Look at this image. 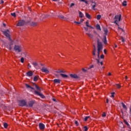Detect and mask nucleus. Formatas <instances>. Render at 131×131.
Segmentation results:
<instances>
[{"label":"nucleus","mask_w":131,"mask_h":131,"mask_svg":"<svg viewBox=\"0 0 131 131\" xmlns=\"http://www.w3.org/2000/svg\"><path fill=\"white\" fill-rule=\"evenodd\" d=\"M4 35H6L7 37H8L10 39V31L9 30H6L3 32Z\"/></svg>","instance_id":"obj_5"},{"label":"nucleus","mask_w":131,"mask_h":131,"mask_svg":"<svg viewBox=\"0 0 131 131\" xmlns=\"http://www.w3.org/2000/svg\"><path fill=\"white\" fill-rule=\"evenodd\" d=\"M74 23H75V24H78V25L81 24L80 23V21L77 22V21H74Z\"/></svg>","instance_id":"obj_46"},{"label":"nucleus","mask_w":131,"mask_h":131,"mask_svg":"<svg viewBox=\"0 0 131 131\" xmlns=\"http://www.w3.org/2000/svg\"><path fill=\"white\" fill-rule=\"evenodd\" d=\"M27 75L29 77L32 76V75H33V73L31 71H28L27 73Z\"/></svg>","instance_id":"obj_15"},{"label":"nucleus","mask_w":131,"mask_h":131,"mask_svg":"<svg viewBox=\"0 0 131 131\" xmlns=\"http://www.w3.org/2000/svg\"><path fill=\"white\" fill-rule=\"evenodd\" d=\"M39 127L40 129H41V130H43V129L45 127V124H43V123H40L39 124Z\"/></svg>","instance_id":"obj_11"},{"label":"nucleus","mask_w":131,"mask_h":131,"mask_svg":"<svg viewBox=\"0 0 131 131\" xmlns=\"http://www.w3.org/2000/svg\"><path fill=\"white\" fill-rule=\"evenodd\" d=\"M121 40H122V42H124V39L123 38V37L121 38Z\"/></svg>","instance_id":"obj_53"},{"label":"nucleus","mask_w":131,"mask_h":131,"mask_svg":"<svg viewBox=\"0 0 131 131\" xmlns=\"http://www.w3.org/2000/svg\"><path fill=\"white\" fill-rule=\"evenodd\" d=\"M79 16L80 18H83L84 15L83 14L82 12H81V11H79Z\"/></svg>","instance_id":"obj_24"},{"label":"nucleus","mask_w":131,"mask_h":131,"mask_svg":"<svg viewBox=\"0 0 131 131\" xmlns=\"http://www.w3.org/2000/svg\"><path fill=\"white\" fill-rule=\"evenodd\" d=\"M102 50H103V45L102 42L100 41L97 42V58L98 59H96V61L98 64V65H103V61H100V54L102 52Z\"/></svg>","instance_id":"obj_1"},{"label":"nucleus","mask_w":131,"mask_h":131,"mask_svg":"<svg viewBox=\"0 0 131 131\" xmlns=\"http://www.w3.org/2000/svg\"><path fill=\"white\" fill-rule=\"evenodd\" d=\"M86 34L89 37H91V38H93V37H94V35L92 34H91V33L90 32H87L86 33Z\"/></svg>","instance_id":"obj_20"},{"label":"nucleus","mask_w":131,"mask_h":131,"mask_svg":"<svg viewBox=\"0 0 131 131\" xmlns=\"http://www.w3.org/2000/svg\"><path fill=\"white\" fill-rule=\"evenodd\" d=\"M115 86L117 89H120L121 88V86L119 84H116Z\"/></svg>","instance_id":"obj_28"},{"label":"nucleus","mask_w":131,"mask_h":131,"mask_svg":"<svg viewBox=\"0 0 131 131\" xmlns=\"http://www.w3.org/2000/svg\"><path fill=\"white\" fill-rule=\"evenodd\" d=\"M106 103H109V100L108 99H106Z\"/></svg>","instance_id":"obj_55"},{"label":"nucleus","mask_w":131,"mask_h":131,"mask_svg":"<svg viewBox=\"0 0 131 131\" xmlns=\"http://www.w3.org/2000/svg\"><path fill=\"white\" fill-rule=\"evenodd\" d=\"M26 88H27V89H28V88H30V89H33L32 88H31V86H30V85L27 84H26Z\"/></svg>","instance_id":"obj_39"},{"label":"nucleus","mask_w":131,"mask_h":131,"mask_svg":"<svg viewBox=\"0 0 131 131\" xmlns=\"http://www.w3.org/2000/svg\"><path fill=\"white\" fill-rule=\"evenodd\" d=\"M11 15H12L13 17H15V16H16V13H11Z\"/></svg>","instance_id":"obj_45"},{"label":"nucleus","mask_w":131,"mask_h":131,"mask_svg":"<svg viewBox=\"0 0 131 131\" xmlns=\"http://www.w3.org/2000/svg\"><path fill=\"white\" fill-rule=\"evenodd\" d=\"M88 127H86V126H84V131H88Z\"/></svg>","instance_id":"obj_47"},{"label":"nucleus","mask_w":131,"mask_h":131,"mask_svg":"<svg viewBox=\"0 0 131 131\" xmlns=\"http://www.w3.org/2000/svg\"><path fill=\"white\" fill-rule=\"evenodd\" d=\"M25 24V21L23 20H19L16 26H23Z\"/></svg>","instance_id":"obj_6"},{"label":"nucleus","mask_w":131,"mask_h":131,"mask_svg":"<svg viewBox=\"0 0 131 131\" xmlns=\"http://www.w3.org/2000/svg\"><path fill=\"white\" fill-rule=\"evenodd\" d=\"M93 55L94 56V57H96V47L94 48V49L93 51Z\"/></svg>","instance_id":"obj_26"},{"label":"nucleus","mask_w":131,"mask_h":131,"mask_svg":"<svg viewBox=\"0 0 131 131\" xmlns=\"http://www.w3.org/2000/svg\"><path fill=\"white\" fill-rule=\"evenodd\" d=\"M58 17L60 18V19H61V20H66V18L62 15H58Z\"/></svg>","instance_id":"obj_22"},{"label":"nucleus","mask_w":131,"mask_h":131,"mask_svg":"<svg viewBox=\"0 0 131 131\" xmlns=\"http://www.w3.org/2000/svg\"><path fill=\"white\" fill-rule=\"evenodd\" d=\"M33 104H34V101H31L28 102V107H32L33 106Z\"/></svg>","instance_id":"obj_13"},{"label":"nucleus","mask_w":131,"mask_h":131,"mask_svg":"<svg viewBox=\"0 0 131 131\" xmlns=\"http://www.w3.org/2000/svg\"><path fill=\"white\" fill-rule=\"evenodd\" d=\"M20 62H21V63H24V58L21 57L20 58Z\"/></svg>","instance_id":"obj_37"},{"label":"nucleus","mask_w":131,"mask_h":131,"mask_svg":"<svg viewBox=\"0 0 131 131\" xmlns=\"http://www.w3.org/2000/svg\"><path fill=\"white\" fill-rule=\"evenodd\" d=\"M4 26H6V24H3Z\"/></svg>","instance_id":"obj_63"},{"label":"nucleus","mask_w":131,"mask_h":131,"mask_svg":"<svg viewBox=\"0 0 131 131\" xmlns=\"http://www.w3.org/2000/svg\"><path fill=\"white\" fill-rule=\"evenodd\" d=\"M74 3H71V5H70V8H72V7H73V6H74Z\"/></svg>","instance_id":"obj_50"},{"label":"nucleus","mask_w":131,"mask_h":131,"mask_svg":"<svg viewBox=\"0 0 131 131\" xmlns=\"http://www.w3.org/2000/svg\"><path fill=\"white\" fill-rule=\"evenodd\" d=\"M14 50L17 53H20V52H22V46L21 45H15Z\"/></svg>","instance_id":"obj_3"},{"label":"nucleus","mask_w":131,"mask_h":131,"mask_svg":"<svg viewBox=\"0 0 131 131\" xmlns=\"http://www.w3.org/2000/svg\"><path fill=\"white\" fill-rule=\"evenodd\" d=\"M53 2H57V1H58V0H53Z\"/></svg>","instance_id":"obj_62"},{"label":"nucleus","mask_w":131,"mask_h":131,"mask_svg":"<svg viewBox=\"0 0 131 131\" xmlns=\"http://www.w3.org/2000/svg\"><path fill=\"white\" fill-rule=\"evenodd\" d=\"M56 72L57 73H61L63 72V71H62V70H58V71H56Z\"/></svg>","instance_id":"obj_44"},{"label":"nucleus","mask_w":131,"mask_h":131,"mask_svg":"<svg viewBox=\"0 0 131 131\" xmlns=\"http://www.w3.org/2000/svg\"><path fill=\"white\" fill-rule=\"evenodd\" d=\"M61 76L63 77V78H67L68 77V76L67 75H65L64 74H60Z\"/></svg>","instance_id":"obj_25"},{"label":"nucleus","mask_w":131,"mask_h":131,"mask_svg":"<svg viewBox=\"0 0 131 131\" xmlns=\"http://www.w3.org/2000/svg\"><path fill=\"white\" fill-rule=\"evenodd\" d=\"M0 4H4V1L2 0L1 3H0Z\"/></svg>","instance_id":"obj_56"},{"label":"nucleus","mask_w":131,"mask_h":131,"mask_svg":"<svg viewBox=\"0 0 131 131\" xmlns=\"http://www.w3.org/2000/svg\"><path fill=\"white\" fill-rule=\"evenodd\" d=\"M102 117H106V113L103 112L102 114Z\"/></svg>","instance_id":"obj_36"},{"label":"nucleus","mask_w":131,"mask_h":131,"mask_svg":"<svg viewBox=\"0 0 131 131\" xmlns=\"http://www.w3.org/2000/svg\"><path fill=\"white\" fill-rule=\"evenodd\" d=\"M103 31L104 32V36H106L108 34V30L107 29H104Z\"/></svg>","instance_id":"obj_23"},{"label":"nucleus","mask_w":131,"mask_h":131,"mask_svg":"<svg viewBox=\"0 0 131 131\" xmlns=\"http://www.w3.org/2000/svg\"><path fill=\"white\" fill-rule=\"evenodd\" d=\"M85 24L87 27H89V28H91V29H94V27L90 25V20H86Z\"/></svg>","instance_id":"obj_9"},{"label":"nucleus","mask_w":131,"mask_h":131,"mask_svg":"<svg viewBox=\"0 0 131 131\" xmlns=\"http://www.w3.org/2000/svg\"><path fill=\"white\" fill-rule=\"evenodd\" d=\"M35 88L36 90H37V91H40V88H39V87L36 85H35Z\"/></svg>","instance_id":"obj_35"},{"label":"nucleus","mask_w":131,"mask_h":131,"mask_svg":"<svg viewBox=\"0 0 131 131\" xmlns=\"http://www.w3.org/2000/svg\"><path fill=\"white\" fill-rule=\"evenodd\" d=\"M84 29L86 31H88V30H89V28L88 27H84Z\"/></svg>","instance_id":"obj_49"},{"label":"nucleus","mask_w":131,"mask_h":131,"mask_svg":"<svg viewBox=\"0 0 131 131\" xmlns=\"http://www.w3.org/2000/svg\"><path fill=\"white\" fill-rule=\"evenodd\" d=\"M124 122L126 125H128V123L126 121H124Z\"/></svg>","instance_id":"obj_52"},{"label":"nucleus","mask_w":131,"mask_h":131,"mask_svg":"<svg viewBox=\"0 0 131 131\" xmlns=\"http://www.w3.org/2000/svg\"><path fill=\"white\" fill-rule=\"evenodd\" d=\"M7 49H9V50L10 51H11V50H12V46H11V45L7 46Z\"/></svg>","instance_id":"obj_31"},{"label":"nucleus","mask_w":131,"mask_h":131,"mask_svg":"<svg viewBox=\"0 0 131 131\" xmlns=\"http://www.w3.org/2000/svg\"><path fill=\"white\" fill-rule=\"evenodd\" d=\"M101 15L98 14L97 15L96 18L97 19V20H100L101 19Z\"/></svg>","instance_id":"obj_29"},{"label":"nucleus","mask_w":131,"mask_h":131,"mask_svg":"<svg viewBox=\"0 0 131 131\" xmlns=\"http://www.w3.org/2000/svg\"><path fill=\"white\" fill-rule=\"evenodd\" d=\"M41 71L42 72H44L45 73H47V74H49V73H50V71H49V70H48L47 68L45 67L41 68Z\"/></svg>","instance_id":"obj_7"},{"label":"nucleus","mask_w":131,"mask_h":131,"mask_svg":"<svg viewBox=\"0 0 131 131\" xmlns=\"http://www.w3.org/2000/svg\"><path fill=\"white\" fill-rule=\"evenodd\" d=\"M122 107L124 109H125V110H126L127 108H126V106L125 105V104H124V103H122Z\"/></svg>","instance_id":"obj_30"},{"label":"nucleus","mask_w":131,"mask_h":131,"mask_svg":"<svg viewBox=\"0 0 131 131\" xmlns=\"http://www.w3.org/2000/svg\"><path fill=\"white\" fill-rule=\"evenodd\" d=\"M36 25H37V24L35 22H33L31 24L32 26H36Z\"/></svg>","instance_id":"obj_33"},{"label":"nucleus","mask_w":131,"mask_h":131,"mask_svg":"<svg viewBox=\"0 0 131 131\" xmlns=\"http://www.w3.org/2000/svg\"><path fill=\"white\" fill-rule=\"evenodd\" d=\"M107 75H108V76H111V75H112V74H111V73H108Z\"/></svg>","instance_id":"obj_54"},{"label":"nucleus","mask_w":131,"mask_h":131,"mask_svg":"<svg viewBox=\"0 0 131 131\" xmlns=\"http://www.w3.org/2000/svg\"><path fill=\"white\" fill-rule=\"evenodd\" d=\"M91 6L92 7V10H93V11H96V3L94 2H92V4H91Z\"/></svg>","instance_id":"obj_12"},{"label":"nucleus","mask_w":131,"mask_h":131,"mask_svg":"<svg viewBox=\"0 0 131 131\" xmlns=\"http://www.w3.org/2000/svg\"><path fill=\"white\" fill-rule=\"evenodd\" d=\"M80 2H82L83 3H85V4H88V2L86 0H79Z\"/></svg>","instance_id":"obj_32"},{"label":"nucleus","mask_w":131,"mask_h":131,"mask_svg":"<svg viewBox=\"0 0 131 131\" xmlns=\"http://www.w3.org/2000/svg\"><path fill=\"white\" fill-rule=\"evenodd\" d=\"M103 52H104V54H107V50H106V49H104Z\"/></svg>","instance_id":"obj_51"},{"label":"nucleus","mask_w":131,"mask_h":131,"mask_svg":"<svg viewBox=\"0 0 131 131\" xmlns=\"http://www.w3.org/2000/svg\"><path fill=\"white\" fill-rule=\"evenodd\" d=\"M125 79H127V76H125Z\"/></svg>","instance_id":"obj_59"},{"label":"nucleus","mask_w":131,"mask_h":131,"mask_svg":"<svg viewBox=\"0 0 131 131\" xmlns=\"http://www.w3.org/2000/svg\"><path fill=\"white\" fill-rule=\"evenodd\" d=\"M92 68H94V65H91L90 66L89 68L88 69H92Z\"/></svg>","instance_id":"obj_42"},{"label":"nucleus","mask_w":131,"mask_h":131,"mask_svg":"<svg viewBox=\"0 0 131 131\" xmlns=\"http://www.w3.org/2000/svg\"><path fill=\"white\" fill-rule=\"evenodd\" d=\"M19 105L21 107H24V106H26V107H28V105L26 103V101L25 100H20L18 102Z\"/></svg>","instance_id":"obj_4"},{"label":"nucleus","mask_w":131,"mask_h":131,"mask_svg":"<svg viewBox=\"0 0 131 131\" xmlns=\"http://www.w3.org/2000/svg\"><path fill=\"white\" fill-rule=\"evenodd\" d=\"M85 17L88 18V19H92V16L90 15V14L87 12L85 13Z\"/></svg>","instance_id":"obj_21"},{"label":"nucleus","mask_w":131,"mask_h":131,"mask_svg":"<svg viewBox=\"0 0 131 131\" xmlns=\"http://www.w3.org/2000/svg\"><path fill=\"white\" fill-rule=\"evenodd\" d=\"M82 71H83V72H86L88 71V70H85L84 68H82Z\"/></svg>","instance_id":"obj_43"},{"label":"nucleus","mask_w":131,"mask_h":131,"mask_svg":"<svg viewBox=\"0 0 131 131\" xmlns=\"http://www.w3.org/2000/svg\"><path fill=\"white\" fill-rule=\"evenodd\" d=\"M70 76L72 78H75V79H77V78H78V76L76 74H71Z\"/></svg>","instance_id":"obj_14"},{"label":"nucleus","mask_w":131,"mask_h":131,"mask_svg":"<svg viewBox=\"0 0 131 131\" xmlns=\"http://www.w3.org/2000/svg\"><path fill=\"white\" fill-rule=\"evenodd\" d=\"M35 94H36V95H38V96H40V97L42 99H45V96L43 95H42V94H41L40 92L35 91Z\"/></svg>","instance_id":"obj_8"},{"label":"nucleus","mask_w":131,"mask_h":131,"mask_svg":"<svg viewBox=\"0 0 131 131\" xmlns=\"http://www.w3.org/2000/svg\"><path fill=\"white\" fill-rule=\"evenodd\" d=\"M102 41L104 45H107V38L106 37V36H104V38L102 40Z\"/></svg>","instance_id":"obj_19"},{"label":"nucleus","mask_w":131,"mask_h":131,"mask_svg":"<svg viewBox=\"0 0 131 131\" xmlns=\"http://www.w3.org/2000/svg\"><path fill=\"white\" fill-rule=\"evenodd\" d=\"M115 94V93H114V92H113V93H111V97L112 98H114V95Z\"/></svg>","instance_id":"obj_40"},{"label":"nucleus","mask_w":131,"mask_h":131,"mask_svg":"<svg viewBox=\"0 0 131 131\" xmlns=\"http://www.w3.org/2000/svg\"><path fill=\"white\" fill-rule=\"evenodd\" d=\"M53 81L54 83H60L61 82V80L59 79H55Z\"/></svg>","instance_id":"obj_18"},{"label":"nucleus","mask_w":131,"mask_h":131,"mask_svg":"<svg viewBox=\"0 0 131 131\" xmlns=\"http://www.w3.org/2000/svg\"><path fill=\"white\" fill-rule=\"evenodd\" d=\"M122 7H126L127 6V2L126 1H124L122 3Z\"/></svg>","instance_id":"obj_16"},{"label":"nucleus","mask_w":131,"mask_h":131,"mask_svg":"<svg viewBox=\"0 0 131 131\" xmlns=\"http://www.w3.org/2000/svg\"><path fill=\"white\" fill-rule=\"evenodd\" d=\"M83 21H84V19H83V18H81L80 19V23L81 24V23H82V22H83Z\"/></svg>","instance_id":"obj_41"},{"label":"nucleus","mask_w":131,"mask_h":131,"mask_svg":"<svg viewBox=\"0 0 131 131\" xmlns=\"http://www.w3.org/2000/svg\"><path fill=\"white\" fill-rule=\"evenodd\" d=\"M53 101H54V102H56V99H54V98H53Z\"/></svg>","instance_id":"obj_58"},{"label":"nucleus","mask_w":131,"mask_h":131,"mask_svg":"<svg viewBox=\"0 0 131 131\" xmlns=\"http://www.w3.org/2000/svg\"><path fill=\"white\" fill-rule=\"evenodd\" d=\"M75 124H77V121H76L75 122Z\"/></svg>","instance_id":"obj_61"},{"label":"nucleus","mask_w":131,"mask_h":131,"mask_svg":"<svg viewBox=\"0 0 131 131\" xmlns=\"http://www.w3.org/2000/svg\"><path fill=\"white\" fill-rule=\"evenodd\" d=\"M4 126L5 127V128H7V127H8V124L7 123H5L4 124Z\"/></svg>","instance_id":"obj_34"},{"label":"nucleus","mask_w":131,"mask_h":131,"mask_svg":"<svg viewBox=\"0 0 131 131\" xmlns=\"http://www.w3.org/2000/svg\"><path fill=\"white\" fill-rule=\"evenodd\" d=\"M115 48H117V45H115Z\"/></svg>","instance_id":"obj_60"},{"label":"nucleus","mask_w":131,"mask_h":131,"mask_svg":"<svg viewBox=\"0 0 131 131\" xmlns=\"http://www.w3.org/2000/svg\"><path fill=\"white\" fill-rule=\"evenodd\" d=\"M28 67H29L30 68H31V66L30 64H28Z\"/></svg>","instance_id":"obj_57"},{"label":"nucleus","mask_w":131,"mask_h":131,"mask_svg":"<svg viewBox=\"0 0 131 131\" xmlns=\"http://www.w3.org/2000/svg\"><path fill=\"white\" fill-rule=\"evenodd\" d=\"M104 55L102 54L101 56H100V59H104Z\"/></svg>","instance_id":"obj_48"},{"label":"nucleus","mask_w":131,"mask_h":131,"mask_svg":"<svg viewBox=\"0 0 131 131\" xmlns=\"http://www.w3.org/2000/svg\"><path fill=\"white\" fill-rule=\"evenodd\" d=\"M32 64L37 70L39 69V66L38 65V63L37 62L34 61L32 63Z\"/></svg>","instance_id":"obj_10"},{"label":"nucleus","mask_w":131,"mask_h":131,"mask_svg":"<svg viewBox=\"0 0 131 131\" xmlns=\"http://www.w3.org/2000/svg\"><path fill=\"white\" fill-rule=\"evenodd\" d=\"M88 118H90V116L85 117V118H84V121H87Z\"/></svg>","instance_id":"obj_38"},{"label":"nucleus","mask_w":131,"mask_h":131,"mask_svg":"<svg viewBox=\"0 0 131 131\" xmlns=\"http://www.w3.org/2000/svg\"><path fill=\"white\" fill-rule=\"evenodd\" d=\"M95 28H96L97 30H99V31H101V26H100V25L97 24L95 26Z\"/></svg>","instance_id":"obj_17"},{"label":"nucleus","mask_w":131,"mask_h":131,"mask_svg":"<svg viewBox=\"0 0 131 131\" xmlns=\"http://www.w3.org/2000/svg\"><path fill=\"white\" fill-rule=\"evenodd\" d=\"M38 79V76H35L34 77L33 80H34V81H37Z\"/></svg>","instance_id":"obj_27"},{"label":"nucleus","mask_w":131,"mask_h":131,"mask_svg":"<svg viewBox=\"0 0 131 131\" xmlns=\"http://www.w3.org/2000/svg\"><path fill=\"white\" fill-rule=\"evenodd\" d=\"M114 23L115 24H116V25H118V23L119 22H120V20H121V14H117L115 15L114 17Z\"/></svg>","instance_id":"obj_2"}]
</instances>
